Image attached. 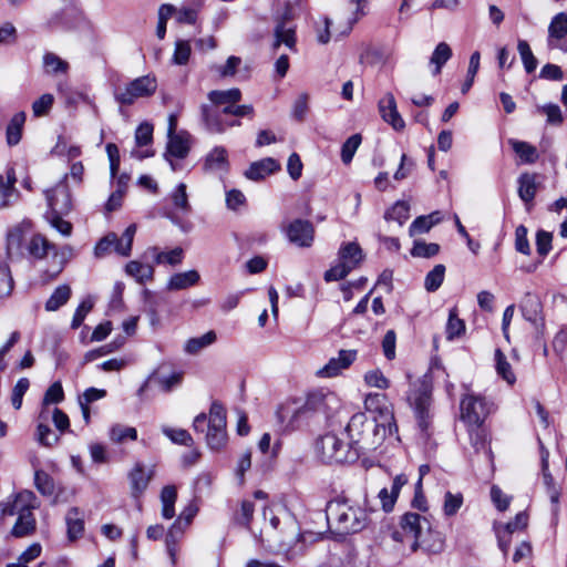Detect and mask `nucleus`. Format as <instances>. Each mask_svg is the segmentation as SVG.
<instances>
[{"label": "nucleus", "instance_id": "obj_10", "mask_svg": "<svg viewBox=\"0 0 567 567\" xmlns=\"http://www.w3.org/2000/svg\"><path fill=\"white\" fill-rule=\"evenodd\" d=\"M461 420L470 427L478 429L489 413L485 399L476 394H466L460 403Z\"/></svg>", "mask_w": 567, "mask_h": 567}, {"label": "nucleus", "instance_id": "obj_25", "mask_svg": "<svg viewBox=\"0 0 567 567\" xmlns=\"http://www.w3.org/2000/svg\"><path fill=\"white\" fill-rule=\"evenodd\" d=\"M536 174L523 173L519 175L518 183V196L529 209V205L533 203L537 193Z\"/></svg>", "mask_w": 567, "mask_h": 567}, {"label": "nucleus", "instance_id": "obj_63", "mask_svg": "<svg viewBox=\"0 0 567 567\" xmlns=\"http://www.w3.org/2000/svg\"><path fill=\"white\" fill-rule=\"evenodd\" d=\"M54 97L50 93L42 94L32 103V113L34 117L47 115L52 109Z\"/></svg>", "mask_w": 567, "mask_h": 567}, {"label": "nucleus", "instance_id": "obj_61", "mask_svg": "<svg viewBox=\"0 0 567 567\" xmlns=\"http://www.w3.org/2000/svg\"><path fill=\"white\" fill-rule=\"evenodd\" d=\"M95 299L92 296L85 297L73 313V330L79 328L86 315L93 309Z\"/></svg>", "mask_w": 567, "mask_h": 567}, {"label": "nucleus", "instance_id": "obj_5", "mask_svg": "<svg viewBox=\"0 0 567 567\" xmlns=\"http://www.w3.org/2000/svg\"><path fill=\"white\" fill-rule=\"evenodd\" d=\"M66 179L68 174L55 187L45 192L49 206L45 218L62 235H69L71 231V224L65 219L71 212V193Z\"/></svg>", "mask_w": 567, "mask_h": 567}, {"label": "nucleus", "instance_id": "obj_37", "mask_svg": "<svg viewBox=\"0 0 567 567\" xmlns=\"http://www.w3.org/2000/svg\"><path fill=\"white\" fill-rule=\"evenodd\" d=\"M156 264H168L171 266L179 265L184 257V250L181 247H175L169 251H158L157 247L150 248Z\"/></svg>", "mask_w": 567, "mask_h": 567}, {"label": "nucleus", "instance_id": "obj_11", "mask_svg": "<svg viewBox=\"0 0 567 567\" xmlns=\"http://www.w3.org/2000/svg\"><path fill=\"white\" fill-rule=\"evenodd\" d=\"M221 113V109H213L212 105H200V121L205 130L210 134H224L228 128L241 125L239 118H228Z\"/></svg>", "mask_w": 567, "mask_h": 567}, {"label": "nucleus", "instance_id": "obj_56", "mask_svg": "<svg viewBox=\"0 0 567 567\" xmlns=\"http://www.w3.org/2000/svg\"><path fill=\"white\" fill-rule=\"evenodd\" d=\"M34 484L37 489L45 496H51L54 493L53 478L42 470H38L34 473Z\"/></svg>", "mask_w": 567, "mask_h": 567}, {"label": "nucleus", "instance_id": "obj_36", "mask_svg": "<svg viewBox=\"0 0 567 567\" xmlns=\"http://www.w3.org/2000/svg\"><path fill=\"white\" fill-rule=\"evenodd\" d=\"M567 35V12H559L553 17L548 25V41L561 40Z\"/></svg>", "mask_w": 567, "mask_h": 567}, {"label": "nucleus", "instance_id": "obj_32", "mask_svg": "<svg viewBox=\"0 0 567 567\" xmlns=\"http://www.w3.org/2000/svg\"><path fill=\"white\" fill-rule=\"evenodd\" d=\"M125 272L133 277L138 284H144L153 279L154 268L151 265L143 264L137 260H132L126 264Z\"/></svg>", "mask_w": 567, "mask_h": 567}, {"label": "nucleus", "instance_id": "obj_49", "mask_svg": "<svg viewBox=\"0 0 567 567\" xmlns=\"http://www.w3.org/2000/svg\"><path fill=\"white\" fill-rule=\"evenodd\" d=\"M445 332L447 340L458 338L465 332V323L457 317L456 309L450 310Z\"/></svg>", "mask_w": 567, "mask_h": 567}, {"label": "nucleus", "instance_id": "obj_4", "mask_svg": "<svg viewBox=\"0 0 567 567\" xmlns=\"http://www.w3.org/2000/svg\"><path fill=\"white\" fill-rule=\"evenodd\" d=\"M226 425V410L217 401L212 403L209 416L205 413H199L193 422V429L198 433H204L207 427L206 442L209 449L214 451H219L227 442Z\"/></svg>", "mask_w": 567, "mask_h": 567}, {"label": "nucleus", "instance_id": "obj_20", "mask_svg": "<svg viewBox=\"0 0 567 567\" xmlns=\"http://www.w3.org/2000/svg\"><path fill=\"white\" fill-rule=\"evenodd\" d=\"M355 358V350H340L338 357L331 358L320 372L323 377H336L341 370L349 368Z\"/></svg>", "mask_w": 567, "mask_h": 567}, {"label": "nucleus", "instance_id": "obj_38", "mask_svg": "<svg viewBox=\"0 0 567 567\" xmlns=\"http://www.w3.org/2000/svg\"><path fill=\"white\" fill-rule=\"evenodd\" d=\"M216 341V333L208 331L205 334L196 338H190L186 341L184 351L188 354H197L206 347L213 344Z\"/></svg>", "mask_w": 567, "mask_h": 567}, {"label": "nucleus", "instance_id": "obj_13", "mask_svg": "<svg viewBox=\"0 0 567 567\" xmlns=\"http://www.w3.org/2000/svg\"><path fill=\"white\" fill-rule=\"evenodd\" d=\"M519 308L525 320L529 321L535 330L536 337L542 338L545 330V319L543 316V305L539 297L535 293L527 292L520 303Z\"/></svg>", "mask_w": 567, "mask_h": 567}, {"label": "nucleus", "instance_id": "obj_41", "mask_svg": "<svg viewBox=\"0 0 567 567\" xmlns=\"http://www.w3.org/2000/svg\"><path fill=\"white\" fill-rule=\"evenodd\" d=\"M513 151L519 156V158L527 164H533L537 161L538 154L535 146L527 142L509 140Z\"/></svg>", "mask_w": 567, "mask_h": 567}, {"label": "nucleus", "instance_id": "obj_28", "mask_svg": "<svg viewBox=\"0 0 567 567\" xmlns=\"http://www.w3.org/2000/svg\"><path fill=\"white\" fill-rule=\"evenodd\" d=\"M205 168L208 171H226L229 167L228 153L224 146H215L205 158Z\"/></svg>", "mask_w": 567, "mask_h": 567}, {"label": "nucleus", "instance_id": "obj_57", "mask_svg": "<svg viewBox=\"0 0 567 567\" xmlns=\"http://www.w3.org/2000/svg\"><path fill=\"white\" fill-rule=\"evenodd\" d=\"M255 512V505L251 501L245 499L240 504V509L235 514L234 519L236 524L246 528H250V522Z\"/></svg>", "mask_w": 567, "mask_h": 567}, {"label": "nucleus", "instance_id": "obj_14", "mask_svg": "<svg viewBox=\"0 0 567 567\" xmlns=\"http://www.w3.org/2000/svg\"><path fill=\"white\" fill-rule=\"evenodd\" d=\"M444 535L440 530L434 529L430 522L427 523L425 530L422 532L420 537L416 540H413L411 545L412 551L421 549L429 555L440 554L444 550Z\"/></svg>", "mask_w": 567, "mask_h": 567}, {"label": "nucleus", "instance_id": "obj_52", "mask_svg": "<svg viewBox=\"0 0 567 567\" xmlns=\"http://www.w3.org/2000/svg\"><path fill=\"white\" fill-rule=\"evenodd\" d=\"M136 234V225L131 224L123 233L122 237L118 238V246L116 247V254L123 257H128L132 251L133 239Z\"/></svg>", "mask_w": 567, "mask_h": 567}, {"label": "nucleus", "instance_id": "obj_48", "mask_svg": "<svg viewBox=\"0 0 567 567\" xmlns=\"http://www.w3.org/2000/svg\"><path fill=\"white\" fill-rule=\"evenodd\" d=\"M39 423L37 426L35 437L37 441L43 446H52L58 442V435L49 427L48 423L50 420H42L38 417Z\"/></svg>", "mask_w": 567, "mask_h": 567}, {"label": "nucleus", "instance_id": "obj_53", "mask_svg": "<svg viewBox=\"0 0 567 567\" xmlns=\"http://www.w3.org/2000/svg\"><path fill=\"white\" fill-rule=\"evenodd\" d=\"M440 245L435 243H425L423 240H414L411 255L416 258H431L439 254Z\"/></svg>", "mask_w": 567, "mask_h": 567}, {"label": "nucleus", "instance_id": "obj_54", "mask_svg": "<svg viewBox=\"0 0 567 567\" xmlns=\"http://www.w3.org/2000/svg\"><path fill=\"white\" fill-rule=\"evenodd\" d=\"M481 54L478 51H474L470 56L467 74L464 83L462 84V93H467L473 86L474 79L480 69Z\"/></svg>", "mask_w": 567, "mask_h": 567}, {"label": "nucleus", "instance_id": "obj_42", "mask_svg": "<svg viewBox=\"0 0 567 567\" xmlns=\"http://www.w3.org/2000/svg\"><path fill=\"white\" fill-rule=\"evenodd\" d=\"M410 217V205L404 200H398L384 213L385 220L396 221L402 226Z\"/></svg>", "mask_w": 567, "mask_h": 567}, {"label": "nucleus", "instance_id": "obj_39", "mask_svg": "<svg viewBox=\"0 0 567 567\" xmlns=\"http://www.w3.org/2000/svg\"><path fill=\"white\" fill-rule=\"evenodd\" d=\"M43 69L50 75L65 74L69 70V63L56 54L48 52L43 55Z\"/></svg>", "mask_w": 567, "mask_h": 567}, {"label": "nucleus", "instance_id": "obj_46", "mask_svg": "<svg viewBox=\"0 0 567 567\" xmlns=\"http://www.w3.org/2000/svg\"><path fill=\"white\" fill-rule=\"evenodd\" d=\"M517 51L520 55L525 71L527 73H533L538 65V61L533 54L528 42L526 40L519 39L517 42Z\"/></svg>", "mask_w": 567, "mask_h": 567}, {"label": "nucleus", "instance_id": "obj_1", "mask_svg": "<svg viewBox=\"0 0 567 567\" xmlns=\"http://www.w3.org/2000/svg\"><path fill=\"white\" fill-rule=\"evenodd\" d=\"M346 432L359 457L375 451L388 436L395 435L399 440L398 425L391 409H383L380 416H370L365 412L353 414Z\"/></svg>", "mask_w": 567, "mask_h": 567}, {"label": "nucleus", "instance_id": "obj_31", "mask_svg": "<svg viewBox=\"0 0 567 567\" xmlns=\"http://www.w3.org/2000/svg\"><path fill=\"white\" fill-rule=\"evenodd\" d=\"M200 279L198 271L188 270L185 272L174 274L167 284L169 290H182L195 286Z\"/></svg>", "mask_w": 567, "mask_h": 567}, {"label": "nucleus", "instance_id": "obj_15", "mask_svg": "<svg viewBox=\"0 0 567 567\" xmlns=\"http://www.w3.org/2000/svg\"><path fill=\"white\" fill-rule=\"evenodd\" d=\"M49 254L56 256L55 246L41 234H33L25 245L24 256L30 259L40 260L45 258Z\"/></svg>", "mask_w": 567, "mask_h": 567}, {"label": "nucleus", "instance_id": "obj_30", "mask_svg": "<svg viewBox=\"0 0 567 567\" xmlns=\"http://www.w3.org/2000/svg\"><path fill=\"white\" fill-rule=\"evenodd\" d=\"M106 396V391L103 389L89 388L82 395H79L78 402L82 411L83 419L87 424L91 417V411L89 405L100 399Z\"/></svg>", "mask_w": 567, "mask_h": 567}, {"label": "nucleus", "instance_id": "obj_34", "mask_svg": "<svg viewBox=\"0 0 567 567\" xmlns=\"http://www.w3.org/2000/svg\"><path fill=\"white\" fill-rule=\"evenodd\" d=\"M169 140L165 153L166 159L168 157L185 158L189 153V145L181 135H168Z\"/></svg>", "mask_w": 567, "mask_h": 567}, {"label": "nucleus", "instance_id": "obj_23", "mask_svg": "<svg viewBox=\"0 0 567 567\" xmlns=\"http://www.w3.org/2000/svg\"><path fill=\"white\" fill-rule=\"evenodd\" d=\"M151 478L152 474H146L144 466L141 463L135 464V466L128 473L131 495L133 498L137 499L143 495L150 484Z\"/></svg>", "mask_w": 567, "mask_h": 567}, {"label": "nucleus", "instance_id": "obj_17", "mask_svg": "<svg viewBox=\"0 0 567 567\" xmlns=\"http://www.w3.org/2000/svg\"><path fill=\"white\" fill-rule=\"evenodd\" d=\"M289 13L286 12L280 20L277 22L274 30V49H278L281 44H285L288 49L296 51V29L295 27H287V20Z\"/></svg>", "mask_w": 567, "mask_h": 567}, {"label": "nucleus", "instance_id": "obj_29", "mask_svg": "<svg viewBox=\"0 0 567 567\" xmlns=\"http://www.w3.org/2000/svg\"><path fill=\"white\" fill-rule=\"evenodd\" d=\"M33 496L32 492H23L18 494L12 501L0 503V518L6 516L19 515L22 509L29 505L27 502Z\"/></svg>", "mask_w": 567, "mask_h": 567}, {"label": "nucleus", "instance_id": "obj_19", "mask_svg": "<svg viewBox=\"0 0 567 567\" xmlns=\"http://www.w3.org/2000/svg\"><path fill=\"white\" fill-rule=\"evenodd\" d=\"M429 522L425 516L408 512L401 516L400 527L406 536H411L413 540H416L427 527Z\"/></svg>", "mask_w": 567, "mask_h": 567}, {"label": "nucleus", "instance_id": "obj_27", "mask_svg": "<svg viewBox=\"0 0 567 567\" xmlns=\"http://www.w3.org/2000/svg\"><path fill=\"white\" fill-rule=\"evenodd\" d=\"M186 528L181 519H175L166 533L165 545L173 565L176 563L177 544Z\"/></svg>", "mask_w": 567, "mask_h": 567}, {"label": "nucleus", "instance_id": "obj_16", "mask_svg": "<svg viewBox=\"0 0 567 567\" xmlns=\"http://www.w3.org/2000/svg\"><path fill=\"white\" fill-rule=\"evenodd\" d=\"M379 109L382 118L389 123L395 131H402L405 122L398 112L396 102L393 94L388 93L380 102Z\"/></svg>", "mask_w": 567, "mask_h": 567}, {"label": "nucleus", "instance_id": "obj_35", "mask_svg": "<svg viewBox=\"0 0 567 567\" xmlns=\"http://www.w3.org/2000/svg\"><path fill=\"white\" fill-rule=\"evenodd\" d=\"M339 260L355 268L363 258L362 249L357 243H346L339 249Z\"/></svg>", "mask_w": 567, "mask_h": 567}, {"label": "nucleus", "instance_id": "obj_24", "mask_svg": "<svg viewBox=\"0 0 567 567\" xmlns=\"http://www.w3.org/2000/svg\"><path fill=\"white\" fill-rule=\"evenodd\" d=\"M241 91L237 87L228 90H213L208 93V100L213 109H221L237 104L241 100Z\"/></svg>", "mask_w": 567, "mask_h": 567}, {"label": "nucleus", "instance_id": "obj_33", "mask_svg": "<svg viewBox=\"0 0 567 567\" xmlns=\"http://www.w3.org/2000/svg\"><path fill=\"white\" fill-rule=\"evenodd\" d=\"M177 499V489L175 485H166L161 491L162 516L165 519H172L175 516V503Z\"/></svg>", "mask_w": 567, "mask_h": 567}, {"label": "nucleus", "instance_id": "obj_6", "mask_svg": "<svg viewBox=\"0 0 567 567\" xmlns=\"http://www.w3.org/2000/svg\"><path fill=\"white\" fill-rule=\"evenodd\" d=\"M316 451L322 462L331 463H354L359 454L351 442L346 443L334 433H326L316 441Z\"/></svg>", "mask_w": 567, "mask_h": 567}, {"label": "nucleus", "instance_id": "obj_40", "mask_svg": "<svg viewBox=\"0 0 567 567\" xmlns=\"http://www.w3.org/2000/svg\"><path fill=\"white\" fill-rule=\"evenodd\" d=\"M452 56V49L446 42H440L430 59L431 64H434V71L433 75H437L441 73L442 68L444 64L451 59Z\"/></svg>", "mask_w": 567, "mask_h": 567}, {"label": "nucleus", "instance_id": "obj_44", "mask_svg": "<svg viewBox=\"0 0 567 567\" xmlns=\"http://www.w3.org/2000/svg\"><path fill=\"white\" fill-rule=\"evenodd\" d=\"M71 297V288L68 285L58 287L45 302V310L55 311L65 305Z\"/></svg>", "mask_w": 567, "mask_h": 567}, {"label": "nucleus", "instance_id": "obj_12", "mask_svg": "<svg viewBox=\"0 0 567 567\" xmlns=\"http://www.w3.org/2000/svg\"><path fill=\"white\" fill-rule=\"evenodd\" d=\"M281 231L290 244L299 248H309L315 240V226L308 219L296 218L286 225H281Z\"/></svg>", "mask_w": 567, "mask_h": 567}, {"label": "nucleus", "instance_id": "obj_64", "mask_svg": "<svg viewBox=\"0 0 567 567\" xmlns=\"http://www.w3.org/2000/svg\"><path fill=\"white\" fill-rule=\"evenodd\" d=\"M111 440L115 443H122L126 439L135 441L137 439V431L132 426L114 425L110 431Z\"/></svg>", "mask_w": 567, "mask_h": 567}, {"label": "nucleus", "instance_id": "obj_22", "mask_svg": "<svg viewBox=\"0 0 567 567\" xmlns=\"http://www.w3.org/2000/svg\"><path fill=\"white\" fill-rule=\"evenodd\" d=\"M27 114L23 111L17 112L12 115L6 126V143L9 147L17 146L22 137Z\"/></svg>", "mask_w": 567, "mask_h": 567}, {"label": "nucleus", "instance_id": "obj_21", "mask_svg": "<svg viewBox=\"0 0 567 567\" xmlns=\"http://www.w3.org/2000/svg\"><path fill=\"white\" fill-rule=\"evenodd\" d=\"M280 169V164L272 157H266L250 164L245 176L250 181H261Z\"/></svg>", "mask_w": 567, "mask_h": 567}, {"label": "nucleus", "instance_id": "obj_8", "mask_svg": "<svg viewBox=\"0 0 567 567\" xmlns=\"http://www.w3.org/2000/svg\"><path fill=\"white\" fill-rule=\"evenodd\" d=\"M156 89V79L151 75H144L131 81L123 90H115L114 99L122 105H132L138 97L153 95Z\"/></svg>", "mask_w": 567, "mask_h": 567}, {"label": "nucleus", "instance_id": "obj_7", "mask_svg": "<svg viewBox=\"0 0 567 567\" xmlns=\"http://www.w3.org/2000/svg\"><path fill=\"white\" fill-rule=\"evenodd\" d=\"M408 401L414 411L417 427L422 435L429 437L431 427V390L427 385L422 384L409 394Z\"/></svg>", "mask_w": 567, "mask_h": 567}, {"label": "nucleus", "instance_id": "obj_26", "mask_svg": "<svg viewBox=\"0 0 567 567\" xmlns=\"http://www.w3.org/2000/svg\"><path fill=\"white\" fill-rule=\"evenodd\" d=\"M64 399V392L62 389V385L60 382H54L49 386V389L45 391L42 404H41V411H40V417L42 420H50L51 415V405L58 404Z\"/></svg>", "mask_w": 567, "mask_h": 567}, {"label": "nucleus", "instance_id": "obj_47", "mask_svg": "<svg viewBox=\"0 0 567 567\" xmlns=\"http://www.w3.org/2000/svg\"><path fill=\"white\" fill-rule=\"evenodd\" d=\"M444 276L445 266L442 264L435 265L434 268L425 276L424 288L426 289V291H436L442 286Z\"/></svg>", "mask_w": 567, "mask_h": 567}, {"label": "nucleus", "instance_id": "obj_59", "mask_svg": "<svg viewBox=\"0 0 567 567\" xmlns=\"http://www.w3.org/2000/svg\"><path fill=\"white\" fill-rule=\"evenodd\" d=\"M351 270H352V266H350V264L342 262L341 260H339L338 264L330 267L324 272L323 278L327 282L338 281V280L346 278L350 274Z\"/></svg>", "mask_w": 567, "mask_h": 567}, {"label": "nucleus", "instance_id": "obj_51", "mask_svg": "<svg viewBox=\"0 0 567 567\" xmlns=\"http://www.w3.org/2000/svg\"><path fill=\"white\" fill-rule=\"evenodd\" d=\"M162 432L165 436H167L174 444H179L184 446H192L194 444V440L188 431L184 429H172L168 426H163Z\"/></svg>", "mask_w": 567, "mask_h": 567}, {"label": "nucleus", "instance_id": "obj_60", "mask_svg": "<svg viewBox=\"0 0 567 567\" xmlns=\"http://www.w3.org/2000/svg\"><path fill=\"white\" fill-rule=\"evenodd\" d=\"M463 505V495L461 493L453 494L447 491L444 495L443 512L445 516H454Z\"/></svg>", "mask_w": 567, "mask_h": 567}, {"label": "nucleus", "instance_id": "obj_18", "mask_svg": "<svg viewBox=\"0 0 567 567\" xmlns=\"http://www.w3.org/2000/svg\"><path fill=\"white\" fill-rule=\"evenodd\" d=\"M33 506H28L19 513L18 518L11 529V535L16 538H24L34 534L37 520L33 515Z\"/></svg>", "mask_w": 567, "mask_h": 567}, {"label": "nucleus", "instance_id": "obj_3", "mask_svg": "<svg viewBox=\"0 0 567 567\" xmlns=\"http://www.w3.org/2000/svg\"><path fill=\"white\" fill-rule=\"evenodd\" d=\"M326 518L329 530L342 538L363 530L368 525L367 512L340 497L327 503Z\"/></svg>", "mask_w": 567, "mask_h": 567}, {"label": "nucleus", "instance_id": "obj_55", "mask_svg": "<svg viewBox=\"0 0 567 567\" xmlns=\"http://www.w3.org/2000/svg\"><path fill=\"white\" fill-rule=\"evenodd\" d=\"M361 142L362 137L360 134H353L346 140L341 147V161L343 164L348 165L351 163Z\"/></svg>", "mask_w": 567, "mask_h": 567}, {"label": "nucleus", "instance_id": "obj_58", "mask_svg": "<svg viewBox=\"0 0 567 567\" xmlns=\"http://www.w3.org/2000/svg\"><path fill=\"white\" fill-rule=\"evenodd\" d=\"M536 112L545 114L547 117V123L550 125H559L564 121L560 107L554 103L537 105Z\"/></svg>", "mask_w": 567, "mask_h": 567}, {"label": "nucleus", "instance_id": "obj_43", "mask_svg": "<svg viewBox=\"0 0 567 567\" xmlns=\"http://www.w3.org/2000/svg\"><path fill=\"white\" fill-rule=\"evenodd\" d=\"M495 368L497 374L504 379L508 384H514L516 381V377L512 370V365L507 361L505 354L501 349L495 350Z\"/></svg>", "mask_w": 567, "mask_h": 567}, {"label": "nucleus", "instance_id": "obj_45", "mask_svg": "<svg viewBox=\"0 0 567 567\" xmlns=\"http://www.w3.org/2000/svg\"><path fill=\"white\" fill-rule=\"evenodd\" d=\"M118 246V237L115 233L111 231L102 237L94 247V256L103 258L111 254L112 250L116 252Z\"/></svg>", "mask_w": 567, "mask_h": 567}, {"label": "nucleus", "instance_id": "obj_62", "mask_svg": "<svg viewBox=\"0 0 567 567\" xmlns=\"http://www.w3.org/2000/svg\"><path fill=\"white\" fill-rule=\"evenodd\" d=\"M365 409L369 412H378L375 416H380L383 409H391L385 402V395L382 393H370L364 400Z\"/></svg>", "mask_w": 567, "mask_h": 567}, {"label": "nucleus", "instance_id": "obj_9", "mask_svg": "<svg viewBox=\"0 0 567 567\" xmlns=\"http://www.w3.org/2000/svg\"><path fill=\"white\" fill-rule=\"evenodd\" d=\"M33 235V224L29 219L11 226L7 230L6 250L9 259H18L24 256L27 239Z\"/></svg>", "mask_w": 567, "mask_h": 567}, {"label": "nucleus", "instance_id": "obj_50", "mask_svg": "<svg viewBox=\"0 0 567 567\" xmlns=\"http://www.w3.org/2000/svg\"><path fill=\"white\" fill-rule=\"evenodd\" d=\"M186 188V184L179 183L171 195L175 208L183 214H188L192 210Z\"/></svg>", "mask_w": 567, "mask_h": 567}, {"label": "nucleus", "instance_id": "obj_2", "mask_svg": "<svg viewBox=\"0 0 567 567\" xmlns=\"http://www.w3.org/2000/svg\"><path fill=\"white\" fill-rule=\"evenodd\" d=\"M324 395L320 392L309 393L303 402L299 399L286 401L276 411L278 422L285 431L299 430L323 413Z\"/></svg>", "mask_w": 567, "mask_h": 567}]
</instances>
